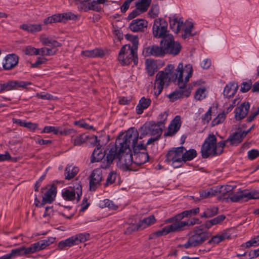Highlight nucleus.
I'll return each instance as SVG.
<instances>
[{
    "mask_svg": "<svg viewBox=\"0 0 259 259\" xmlns=\"http://www.w3.org/2000/svg\"><path fill=\"white\" fill-rule=\"evenodd\" d=\"M199 212V208L196 207L190 210H185L174 217L169 218L165 221V223H173L177 221H181L184 218L191 217L197 214Z\"/></svg>",
    "mask_w": 259,
    "mask_h": 259,
    "instance_id": "obj_19",
    "label": "nucleus"
},
{
    "mask_svg": "<svg viewBox=\"0 0 259 259\" xmlns=\"http://www.w3.org/2000/svg\"><path fill=\"white\" fill-rule=\"evenodd\" d=\"M226 236L224 234L217 235L211 238V240L209 241V242L211 244H218L224 240Z\"/></svg>",
    "mask_w": 259,
    "mask_h": 259,
    "instance_id": "obj_58",
    "label": "nucleus"
},
{
    "mask_svg": "<svg viewBox=\"0 0 259 259\" xmlns=\"http://www.w3.org/2000/svg\"><path fill=\"white\" fill-rule=\"evenodd\" d=\"M168 113L167 111H164L163 112L160 113L158 117V121L157 123L159 125H164L165 124V122L167 120V116Z\"/></svg>",
    "mask_w": 259,
    "mask_h": 259,
    "instance_id": "obj_56",
    "label": "nucleus"
},
{
    "mask_svg": "<svg viewBox=\"0 0 259 259\" xmlns=\"http://www.w3.org/2000/svg\"><path fill=\"white\" fill-rule=\"evenodd\" d=\"M167 24L163 19H155L154 22L152 32L155 37L162 38L164 39L167 36Z\"/></svg>",
    "mask_w": 259,
    "mask_h": 259,
    "instance_id": "obj_13",
    "label": "nucleus"
},
{
    "mask_svg": "<svg viewBox=\"0 0 259 259\" xmlns=\"http://www.w3.org/2000/svg\"><path fill=\"white\" fill-rule=\"evenodd\" d=\"M226 118V113L223 112L219 113L211 121V126H214L223 123Z\"/></svg>",
    "mask_w": 259,
    "mask_h": 259,
    "instance_id": "obj_50",
    "label": "nucleus"
},
{
    "mask_svg": "<svg viewBox=\"0 0 259 259\" xmlns=\"http://www.w3.org/2000/svg\"><path fill=\"white\" fill-rule=\"evenodd\" d=\"M161 43L160 46L153 45L151 47H147L145 49L144 53L146 56H153L155 57H161L164 55L166 53L165 47H163Z\"/></svg>",
    "mask_w": 259,
    "mask_h": 259,
    "instance_id": "obj_23",
    "label": "nucleus"
},
{
    "mask_svg": "<svg viewBox=\"0 0 259 259\" xmlns=\"http://www.w3.org/2000/svg\"><path fill=\"white\" fill-rule=\"evenodd\" d=\"M156 222V219L154 215H150L141 220L136 225L137 230H143Z\"/></svg>",
    "mask_w": 259,
    "mask_h": 259,
    "instance_id": "obj_30",
    "label": "nucleus"
},
{
    "mask_svg": "<svg viewBox=\"0 0 259 259\" xmlns=\"http://www.w3.org/2000/svg\"><path fill=\"white\" fill-rule=\"evenodd\" d=\"M18 57L14 54H9L7 55L3 61V66L6 70H10L14 68L18 63Z\"/></svg>",
    "mask_w": 259,
    "mask_h": 259,
    "instance_id": "obj_26",
    "label": "nucleus"
},
{
    "mask_svg": "<svg viewBox=\"0 0 259 259\" xmlns=\"http://www.w3.org/2000/svg\"><path fill=\"white\" fill-rule=\"evenodd\" d=\"M62 195L66 200L78 202L82 195V187L80 182L76 181L72 186L63 189Z\"/></svg>",
    "mask_w": 259,
    "mask_h": 259,
    "instance_id": "obj_9",
    "label": "nucleus"
},
{
    "mask_svg": "<svg viewBox=\"0 0 259 259\" xmlns=\"http://www.w3.org/2000/svg\"><path fill=\"white\" fill-rule=\"evenodd\" d=\"M99 206L101 208L108 207L111 210H116L118 208V206L112 201L108 199L100 201Z\"/></svg>",
    "mask_w": 259,
    "mask_h": 259,
    "instance_id": "obj_42",
    "label": "nucleus"
},
{
    "mask_svg": "<svg viewBox=\"0 0 259 259\" xmlns=\"http://www.w3.org/2000/svg\"><path fill=\"white\" fill-rule=\"evenodd\" d=\"M63 21L66 20H74L77 18V16L71 12H68L66 13H63Z\"/></svg>",
    "mask_w": 259,
    "mask_h": 259,
    "instance_id": "obj_64",
    "label": "nucleus"
},
{
    "mask_svg": "<svg viewBox=\"0 0 259 259\" xmlns=\"http://www.w3.org/2000/svg\"><path fill=\"white\" fill-rule=\"evenodd\" d=\"M118 60L122 65H128L132 62L137 65L138 62L137 51L131 49L130 45H125L120 49Z\"/></svg>",
    "mask_w": 259,
    "mask_h": 259,
    "instance_id": "obj_7",
    "label": "nucleus"
},
{
    "mask_svg": "<svg viewBox=\"0 0 259 259\" xmlns=\"http://www.w3.org/2000/svg\"><path fill=\"white\" fill-rule=\"evenodd\" d=\"M225 218L226 217L225 215H220L212 220L207 221L204 224L205 228L208 229L213 225L220 224L225 220Z\"/></svg>",
    "mask_w": 259,
    "mask_h": 259,
    "instance_id": "obj_41",
    "label": "nucleus"
},
{
    "mask_svg": "<svg viewBox=\"0 0 259 259\" xmlns=\"http://www.w3.org/2000/svg\"><path fill=\"white\" fill-rule=\"evenodd\" d=\"M161 45L165 47L166 53L176 55L179 53L181 49L180 44L174 41L172 35H168L165 38L162 39L161 41Z\"/></svg>",
    "mask_w": 259,
    "mask_h": 259,
    "instance_id": "obj_14",
    "label": "nucleus"
},
{
    "mask_svg": "<svg viewBox=\"0 0 259 259\" xmlns=\"http://www.w3.org/2000/svg\"><path fill=\"white\" fill-rule=\"evenodd\" d=\"M218 208L215 206H211L207 208L201 215L202 218H211L218 213Z\"/></svg>",
    "mask_w": 259,
    "mask_h": 259,
    "instance_id": "obj_46",
    "label": "nucleus"
},
{
    "mask_svg": "<svg viewBox=\"0 0 259 259\" xmlns=\"http://www.w3.org/2000/svg\"><path fill=\"white\" fill-rule=\"evenodd\" d=\"M258 245H259V235H257L256 236H254L253 238H252L249 241L242 244L241 245V246L244 248H249L252 246L255 247V246H257Z\"/></svg>",
    "mask_w": 259,
    "mask_h": 259,
    "instance_id": "obj_48",
    "label": "nucleus"
},
{
    "mask_svg": "<svg viewBox=\"0 0 259 259\" xmlns=\"http://www.w3.org/2000/svg\"><path fill=\"white\" fill-rule=\"evenodd\" d=\"M250 199H259V190L249 191L245 189L238 191L234 193H232L229 201L240 202Z\"/></svg>",
    "mask_w": 259,
    "mask_h": 259,
    "instance_id": "obj_10",
    "label": "nucleus"
},
{
    "mask_svg": "<svg viewBox=\"0 0 259 259\" xmlns=\"http://www.w3.org/2000/svg\"><path fill=\"white\" fill-rule=\"evenodd\" d=\"M144 12H142L141 9L139 8H137L136 9L133 10L128 16V18L129 19H132L137 16L140 15L141 14L143 13Z\"/></svg>",
    "mask_w": 259,
    "mask_h": 259,
    "instance_id": "obj_63",
    "label": "nucleus"
},
{
    "mask_svg": "<svg viewBox=\"0 0 259 259\" xmlns=\"http://www.w3.org/2000/svg\"><path fill=\"white\" fill-rule=\"evenodd\" d=\"M248 157L250 160H253L259 155V151L257 150L252 149L247 153Z\"/></svg>",
    "mask_w": 259,
    "mask_h": 259,
    "instance_id": "obj_62",
    "label": "nucleus"
},
{
    "mask_svg": "<svg viewBox=\"0 0 259 259\" xmlns=\"http://www.w3.org/2000/svg\"><path fill=\"white\" fill-rule=\"evenodd\" d=\"M238 89L237 84L235 82H230L227 84L224 90V95L227 98L233 97L236 93Z\"/></svg>",
    "mask_w": 259,
    "mask_h": 259,
    "instance_id": "obj_33",
    "label": "nucleus"
},
{
    "mask_svg": "<svg viewBox=\"0 0 259 259\" xmlns=\"http://www.w3.org/2000/svg\"><path fill=\"white\" fill-rule=\"evenodd\" d=\"M39 49H36L31 46H28L24 49V51L26 55L32 56L39 55Z\"/></svg>",
    "mask_w": 259,
    "mask_h": 259,
    "instance_id": "obj_53",
    "label": "nucleus"
},
{
    "mask_svg": "<svg viewBox=\"0 0 259 259\" xmlns=\"http://www.w3.org/2000/svg\"><path fill=\"white\" fill-rule=\"evenodd\" d=\"M139 137V132L137 129L130 128L124 133L121 134L116 143L119 145V156L120 162L118 164L122 170H126L130 167L133 163V155L130 147L133 151H137L138 149H144L146 146L143 141L138 143Z\"/></svg>",
    "mask_w": 259,
    "mask_h": 259,
    "instance_id": "obj_1",
    "label": "nucleus"
},
{
    "mask_svg": "<svg viewBox=\"0 0 259 259\" xmlns=\"http://www.w3.org/2000/svg\"><path fill=\"white\" fill-rule=\"evenodd\" d=\"M105 156V151H103L101 147H97L94 150L91 158L92 162L99 161L103 159Z\"/></svg>",
    "mask_w": 259,
    "mask_h": 259,
    "instance_id": "obj_36",
    "label": "nucleus"
},
{
    "mask_svg": "<svg viewBox=\"0 0 259 259\" xmlns=\"http://www.w3.org/2000/svg\"><path fill=\"white\" fill-rule=\"evenodd\" d=\"M20 28L28 32L34 33L40 31L42 26L39 24H24L20 26Z\"/></svg>",
    "mask_w": 259,
    "mask_h": 259,
    "instance_id": "obj_34",
    "label": "nucleus"
},
{
    "mask_svg": "<svg viewBox=\"0 0 259 259\" xmlns=\"http://www.w3.org/2000/svg\"><path fill=\"white\" fill-rule=\"evenodd\" d=\"M39 40L44 45L53 47H57L59 46V43L57 41L53 40L45 35H41L39 37Z\"/></svg>",
    "mask_w": 259,
    "mask_h": 259,
    "instance_id": "obj_44",
    "label": "nucleus"
},
{
    "mask_svg": "<svg viewBox=\"0 0 259 259\" xmlns=\"http://www.w3.org/2000/svg\"><path fill=\"white\" fill-rule=\"evenodd\" d=\"M151 3V0H139L136 3V6L141 9L142 12H145L148 10Z\"/></svg>",
    "mask_w": 259,
    "mask_h": 259,
    "instance_id": "obj_49",
    "label": "nucleus"
},
{
    "mask_svg": "<svg viewBox=\"0 0 259 259\" xmlns=\"http://www.w3.org/2000/svg\"><path fill=\"white\" fill-rule=\"evenodd\" d=\"M79 172V168L73 164H68L65 169V179L70 180L73 178Z\"/></svg>",
    "mask_w": 259,
    "mask_h": 259,
    "instance_id": "obj_32",
    "label": "nucleus"
},
{
    "mask_svg": "<svg viewBox=\"0 0 259 259\" xmlns=\"http://www.w3.org/2000/svg\"><path fill=\"white\" fill-rule=\"evenodd\" d=\"M75 245L86 241L90 238V234L86 233H79L72 236Z\"/></svg>",
    "mask_w": 259,
    "mask_h": 259,
    "instance_id": "obj_45",
    "label": "nucleus"
},
{
    "mask_svg": "<svg viewBox=\"0 0 259 259\" xmlns=\"http://www.w3.org/2000/svg\"><path fill=\"white\" fill-rule=\"evenodd\" d=\"M148 22L144 19H137L131 22L129 28L133 32L142 31L147 27Z\"/></svg>",
    "mask_w": 259,
    "mask_h": 259,
    "instance_id": "obj_28",
    "label": "nucleus"
},
{
    "mask_svg": "<svg viewBox=\"0 0 259 259\" xmlns=\"http://www.w3.org/2000/svg\"><path fill=\"white\" fill-rule=\"evenodd\" d=\"M204 228H205L204 225L196 227L194 230L193 234L184 244V247L188 248L199 245L204 242L208 238V233L204 230Z\"/></svg>",
    "mask_w": 259,
    "mask_h": 259,
    "instance_id": "obj_8",
    "label": "nucleus"
},
{
    "mask_svg": "<svg viewBox=\"0 0 259 259\" xmlns=\"http://www.w3.org/2000/svg\"><path fill=\"white\" fill-rule=\"evenodd\" d=\"M251 84L252 83L250 81L243 82L241 84L240 91L242 93L247 92L250 89Z\"/></svg>",
    "mask_w": 259,
    "mask_h": 259,
    "instance_id": "obj_60",
    "label": "nucleus"
},
{
    "mask_svg": "<svg viewBox=\"0 0 259 259\" xmlns=\"http://www.w3.org/2000/svg\"><path fill=\"white\" fill-rule=\"evenodd\" d=\"M85 5H87L84 8V11L93 10L96 12H100L102 9L101 7L99 5L97 1L88 2Z\"/></svg>",
    "mask_w": 259,
    "mask_h": 259,
    "instance_id": "obj_43",
    "label": "nucleus"
},
{
    "mask_svg": "<svg viewBox=\"0 0 259 259\" xmlns=\"http://www.w3.org/2000/svg\"><path fill=\"white\" fill-rule=\"evenodd\" d=\"M193 27V23L191 21H186L185 23L183 22L181 30H182L184 31L182 35L184 38L192 35V31Z\"/></svg>",
    "mask_w": 259,
    "mask_h": 259,
    "instance_id": "obj_35",
    "label": "nucleus"
},
{
    "mask_svg": "<svg viewBox=\"0 0 259 259\" xmlns=\"http://www.w3.org/2000/svg\"><path fill=\"white\" fill-rule=\"evenodd\" d=\"M31 84L29 81H9L4 83H0V93L13 90H17L20 88H26Z\"/></svg>",
    "mask_w": 259,
    "mask_h": 259,
    "instance_id": "obj_15",
    "label": "nucleus"
},
{
    "mask_svg": "<svg viewBox=\"0 0 259 259\" xmlns=\"http://www.w3.org/2000/svg\"><path fill=\"white\" fill-rule=\"evenodd\" d=\"M200 223L199 219L195 218L187 221H177L155 232L152 234V236L153 237L164 236L170 233L182 231L185 229L186 227H190Z\"/></svg>",
    "mask_w": 259,
    "mask_h": 259,
    "instance_id": "obj_5",
    "label": "nucleus"
},
{
    "mask_svg": "<svg viewBox=\"0 0 259 259\" xmlns=\"http://www.w3.org/2000/svg\"><path fill=\"white\" fill-rule=\"evenodd\" d=\"M217 195V191L216 188H211L206 190H204L200 192V196L202 198H206L211 197Z\"/></svg>",
    "mask_w": 259,
    "mask_h": 259,
    "instance_id": "obj_51",
    "label": "nucleus"
},
{
    "mask_svg": "<svg viewBox=\"0 0 259 259\" xmlns=\"http://www.w3.org/2000/svg\"><path fill=\"white\" fill-rule=\"evenodd\" d=\"M106 158H104L101 162V167L102 168L105 169L109 167L112 163L115 157L118 159L117 162V166L120 168L119 165L120 162L119 155V145L117 146L116 145H110L108 147L105 151Z\"/></svg>",
    "mask_w": 259,
    "mask_h": 259,
    "instance_id": "obj_12",
    "label": "nucleus"
},
{
    "mask_svg": "<svg viewBox=\"0 0 259 259\" xmlns=\"http://www.w3.org/2000/svg\"><path fill=\"white\" fill-rule=\"evenodd\" d=\"M206 97V90L204 87L198 89L195 94V99L197 100H202Z\"/></svg>",
    "mask_w": 259,
    "mask_h": 259,
    "instance_id": "obj_52",
    "label": "nucleus"
},
{
    "mask_svg": "<svg viewBox=\"0 0 259 259\" xmlns=\"http://www.w3.org/2000/svg\"><path fill=\"white\" fill-rule=\"evenodd\" d=\"M217 138L213 134H209L205 139L201 147V152L203 158L220 155L226 145L225 141L217 143Z\"/></svg>",
    "mask_w": 259,
    "mask_h": 259,
    "instance_id": "obj_3",
    "label": "nucleus"
},
{
    "mask_svg": "<svg viewBox=\"0 0 259 259\" xmlns=\"http://www.w3.org/2000/svg\"><path fill=\"white\" fill-rule=\"evenodd\" d=\"M151 100L149 98L142 97L139 101V103L136 107V112L138 114H141L143 112V111L150 105Z\"/></svg>",
    "mask_w": 259,
    "mask_h": 259,
    "instance_id": "obj_31",
    "label": "nucleus"
},
{
    "mask_svg": "<svg viewBox=\"0 0 259 259\" xmlns=\"http://www.w3.org/2000/svg\"><path fill=\"white\" fill-rule=\"evenodd\" d=\"M45 189H47L46 192L44 194L42 197V203L40 205H44L47 203H51L54 200L57 194V188L55 185H48L46 187H42L41 189V192Z\"/></svg>",
    "mask_w": 259,
    "mask_h": 259,
    "instance_id": "obj_18",
    "label": "nucleus"
},
{
    "mask_svg": "<svg viewBox=\"0 0 259 259\" xmlns=\"http://www.w3.org/2000/svg\"><path fill=\"white\" fill-rule=\"evenodd\" d=\"M185 150L183 147H179L169 150L166 154V160L168 163L174 168H178L184 163L183 152Z\"/></svg>",
    "mask_w": 259,
    "mask_h": 259,
    "instance_id": "obj_11",
    "label": "nucleus"
},
{
    "mask_svg": "<svg viewBox=\"0 0 259 259\" xmlns=\"http://www.w3.org/2000/svg\"><path fill=\"white\" fill-rule=\"evenodd\" d=\"M116 176V173L114 171L110 172L107 178L106 185H108L113 184L115 182Z\"/></svg>",
    "mask_w": 259,
    "mask_h": 259,
    "instance_id": "obj_59",
    "label": "nucleus"
},
{
    "mask_svg": "<svg viewBox=\"0 0 259 259\" xmlns=\"http://www.w3.org/2000/svg\"><path fill=\"white\" fill-rule=\"evenodd\" d=\"M252 127L249 128L246 131H238L234 133L233 135H231L226 141V144L229 142L231 145H237L242 140V139L250 132Z\"/></svg>",
    "mask_w": 259,
    "mask_h": 259,
    "instance_id": "obj_21",
    "label": "nucleus"
},
{
    "mask_svg": "<svg viewBox=\"0 0 259 259\" xmlns=\"http://www.w3.org/2000/svg\"><path fill=\"white\" fill-rule=\"evenodd\" d=\"M146 147L144 149H138L137 151H134V158L133 157V163L130 165V168L126 169L133 170L134 168V164L136 165H142L147 162L149 160V156L147 152H142L141 151H145Z\"/></svg>",
    "mask_w": 259,
    "mask_h": 259,
    "instance_id": "obj_17",
    "label": "nucleus"
},
{
    "mask_svg": "<svg viewBox=\"0 0 259 259\" xmlns=\"http://www.w3.org/2000/svg\"><path fill=\"white\" fill-rule=\"evenodd\" d=\"M250 105L248 102H243L234 110V117L236 120H241L246 117L249 109Z\"/></svg>",
    "mask_w": 259,
    "mask_h": 259,
    "instance_id": "obj_25",
    "label": "nucleus"
},
{
    "mask_svg": "<svg viewBox=\"0 0 259 259\" xmlns=\"http://www.w3.org/2000/svg\"><path fill=\"white\" fill-rule=\"evenodd\" d=\"M174 65L168 64L165 68L164 71H160L156 74L153 89L156 96L161 93L165 85H168L171 80L175 79L174 75Z\"/></svg>",
    "mask_w": 259,
    "mask_h": 259,
    "instance_id": "obj_4",
    "label": "nucleus"
},
{
    "mask_svg": "<svg viewBox=\"0 0 259 259\" xmlns=\"http://www.w3.org/2000/svg\"><path fill=\"white\" fill-rule=\"evenodd\" d=\"M74 124L80 127L83 128L86 130L93 129V126L87 124L83 120H80L78 121H75Z\"/></svg>",
    "mask_w": 259,
    "mask_h": 259,
    "instance_id": "obj_57",
    "label": "nucleus"
},
{
    "mask_svg": "<svg viewBox=\"0 0 259 259\" xmlns=\"http://www.w3.org/2000/svg\"><path fill=\"white\" fill-rule=\"evenodd\" d=\"M197 156V152L195 149H192L189 150H185L183 152V158L184 159V163L187 161H190L193 159Z\"/></svg>",
    "mask_w": 259,
    "mask_h": 259,
    "instance_id": "obj_40",
    "label": "nucleus"
},
{
    "mask_svg": "<svg viewBox=\"0 0 259 259\" xmlns=\"http://www.w3.org/2000/svg\"><path fill=\"white\" fill-rule=\"evenodd\" d=\"M87 137L84 135H79L76 136H72L71 139V143L74 146H79L85 143Z\"/></svg>",
    "mask_w": 259,
    "mask_h": 259,
    "instance_id": "obj_47",
    "label": "nucleus"
},
{
    "mask_svg": "<svg viewBox=\"0 0 259 259\" xmlns=\"http://www.w3.org/2000/svg\"><path fill=\"white\" fill-rule=\"evenodd\" d=\"M165 125H159L158 123L151 125L149 128V133L150 135L152 136H155V137L160 138L163 130L164 128Z\"/></svg>",
    "mask_w": 259,
    "mask_h": 259,
    "instance_id": "obj_37",
    "label": "nucleus"
},
{
    "mask_svg": "<svg viewBox=\"0 0 259 259\" xmlns=\"http://www.w3.org/2000/svg\"><path fill=\"white\" fill-rule=\"evenodd\" d=\"M75 245L72 236L65 240L60 241L58 244V248L60 250H64L67 248Z\"/></svg>",
    "mask_w": 259,
    "mask_h": 259,
    "instance_id": "obj_38",
    "label": "nucleus"
},
{
    "mask_svg": "<svg viewBox=\"0 0 259 259\" xmlns=\"http://www.w3.org/2000/svg\"><path fill=\"white\" fill-rule=\"evenodd\" d=\"M56 51L54 49L42 48L39 49V54L42 56H51L55 54Z\"/></svg>",
    "mask_w": 259,
    "mask_h": 259,
    "instance_id": "obj_55",
    "label": "nucleus"
},
{
    "mask_svg": "<svg viewBox=\"0 0 259 259\" xmlns=\"http://www.w3.org/2000/svg\"><path fill=\"white\" fill-rule=\"evenodd\" d=\"M193 72V69L191 64H188L184 67L182 62L179 63L174 75H175V79L180 90L176 91L167 95L170 101L174 102L183 96L186 97L189 96L191 91L189 89H186V87Z\"/></svg>",
    "mask_w": 259,
    "mask_h": 259,
    "instance_id": "obj_2",
    "label": "nucleus"
},
{
    "mask_svg": "<svg viewBox=\"0 0 259 259\" xmlns=\"http://www.w3.org/2000/svg\"><path fill=\"white\" fill-rule=\"evenodd\" d=\"M211 107H210L207 111L203 115L202 119L205 123H208L211 118Z\"/></svg>",
    "mask_w": 259,
    "mask_h": 259,
    "instance_id": "obj_61",
    "label": "nucleus"
},
{
    "mask_svg": "<svg viewBox=\"0 0 259 259\" xmlns=\"http://www.w3.org/2000/svg\"><path fill=\"white\" fill-rule=\"evenodd\" d=\"M146 69L149 76H152L162 66L158 61L152 59H147L145 61Z\"/></svg>",
    "mask_w": 259,
    "mask_h": 259,
    "instance_id": "obj_29",
    "label": "nucleus"
},
{
    "mask_svg": "<svg viewBox=\"0 0 259 259\" xmlns=\"http://www.w3.org/2000/svg\"><path fill=\"white\" fill-rule=\"evenodd\" d=\"M102 179V172L100 169H94L90 176V190H95L97 187L100 184Z\"/></svg>",
    "mask_w": 259,
    "mask_h": 259,
    "instance_id": "obj_24",
    "label": "nucleus"
},
{
    "mask_svg": "<svg viewBox=\"0 0 259 259\" xmlns=\"http://www.w3.org/2000/svg\"><path fill=\"white\" fill-rule=\"evenodd\" d=\"M181 119L179 115H177L169 124L167 132L164 134L165 137L172 136L180 130L181 126Z\"/></svg>",
    "mask_w": 259,
    "mask_h": 259,
    "instance_id": "obj_22",
    "label": "nucleus"
},
{
    "mask_svg": "<svg viewBox=\"0 0 259 259\" xmlns=\"http://www.w3.org/2000/svg\"><path fill=\"white\" fill-rule=\"evenodd\" d=\"M55 240V238L51 237L47 239L40 240L37 242L32 244L28 247L22 246L14 249L11 250L13 258L31 254L37 251L42 250L52 244Z\"/></svg>",
    "mask_w": 259,
    "mask_h": 259,
    "instance_id": "obj_6",
    "label": "nucleus"
},
{
    "mask_svg": "<svg viewBox=\"0 0 259 259\" xmlns=\"http://www.w3.org/2000/svg\"><path fill=\"white\" fill-rule=\"evenodd\" d=\"M81 55L90 58H95L102 56L104 55V52L102 50L95 49L91 50L82 51Z\"/></svg>",
    "mask_w": 259,
    "mask_h": 259,
    "instance_id": "obj_39",
    "label": "nucleus"
},
{
    "mask_svg": "<svg viewBox=\"0 0 259 259\" xmlns=\"http://www.w3.org/2000/svg\"><path fill=\"white\" fill-rule=\"evenodd\" d=\"M234 187L232 185H222L216 188L217 194L221 200L229 202V199L234 190Z\"/></svg>",
    "mask_w": 259,
    "mask_h": 259,
    "instance_id": "obj_20",
    "label": "nucleus"
},
{
    "mask_svg": "<svg viewBox=\"0 0 259 259\" xmlns=\"http://www.w3.org/2000/svg\"><path fill=\"white\" fill-rule=\"evenodd\" d=\"M53 133L55 135L68 136L76 133L73 128H67L63 126H46L41 133Z\"/></svg>",
    "mask_w": 259,
    "mask_h": 259,
    "instance_id": "obj_16",
    "label": "nucleus"
},
{
    "mask_svg": "<svg viewBox=\"0 0 259 259\" xmlns=\"http://www.w3.org/2000/svg\"><path fill=\"white\" fill-rule=\"evenodd\" d=\"M169 26L171 29L176 33H178L182 29L183 21L181 17L176 15H171L169 18Z\"/></svg>",
    "mask_w": 259,
    "mask_h": 259,
    "instance_id": "obj_27",
    "label": "nucleus"
},
{
    "mask_svg": "<svg viewBox=\"0 0 259 259\" xmlns=\"http://www.w3.org/2000/svg\"><path fill=\"white\" fill-rule=\"evenodd\" d=\"M159 12V8L158 5L152 6L148 12V15L150 17L154 18L156 17Z\"/></svg>",
    "mask_w": 259,
    "mask_h": 259,
    "instance_id": "obj_54",
    "label": "nucleus"
}]
</instances>
